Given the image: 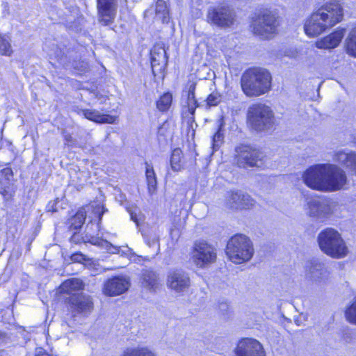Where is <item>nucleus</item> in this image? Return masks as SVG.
I'll use <instances>...</instances> for the list:
<instances>
[{
	"label": "nucleus",
	"instance_id": "obj_1",
	"mask_svg": "<svg viewBox=\"0 0 356 356\" xmlns=\"http://www.w3.org/2000/svg\"><path fill=\"white\" fill-rule=\"evenodd\" d=\"M346 183V175L339 166L330 163L313 165V189L334 192L343 188Z\"/></svg>",
	"mask_w": 356,
	"mask_h": 356
},
{
	"label": "nucleus",
	"instance_id": "obj_2",
	"mask_svg": "<svg viewBox=\"0 0 356 356\" xmlns=\"http://www.w3.org/2000/svg\"><path fill=\"white\" fill-rule=\"evenodd\" d=\"M343 18V9L337 1L324 3L313 12V36L330 29Z\"/></svg>",
	"mask_w": 356,
	"mask_h": 356
},
{
	"label": "nucleus",
	"instance_id": "obj_3",
	"mask_svg": "<svg viewBox=\"0 0 356 356\" xmlns=\"http://www.w3.org/2000/svg\"><path fill=\"white\" fill-rule=\"evenodd\" d=\"M271 81V74L266 69L249 68L241 76V86L247 97H259L270 90Z\"/></svg>",
	"mask_w": 356,
	"mask_h": 356
},
{
	"label": "nucleus",
	"instance_id": "obj_4",
	"mask_svg": "<svg viewBox=\"0 0 356 356\" xmlns=\"http://www.w3.org/2000/svg\"><path fill=\"white\" fill-rule=\"evenodd\" d=\"M321 250L332 258L340 259L348 254V248L341 234L333 228H325L318 236Z\"/></svg>",
	"mask_w": 356,
	"mask_h": 356
},
{
	"label": "nucleus",
	"instance_id": "obj_5",
	"mask_svg": "<svg viewBox=\"0 0 356 356\" xmlns=\"http://www.w3.org/2000/svg\"><path fill=\"white\" fill-rule=\"evenodd\" d=\"M247 120L250 127L258 132L271 129L275 122L271 108L261 103L253 104L248 108Z\"/></svg>",
	"mask_w": 356,
	"mask_h": 356
},
{
	"label": "nucleus",
	"instance_id": "obj_6",
	"mask_svg": "<svg viewBox=\"0 0 356 356\" xmlns=\"http://www.w3.org/2000/svg\"><path fill=\"white\" fill-rule=\"evenodd\" d=\"M254 250L251 240L243 234H236L227 242L226 254L234 264H243L250 261Z\"/></svg>",
	"mask_w": 356,
	"mask_h": 356
},
{
	"label": "nucleus",
	"instance_id": "obj_7",
	"mask_svg": "<svg viewBox=\"0 0 356 356\" xmlns=\"http://www.w3.org/2000/svg\"><path fill=\"white\" fill-rule=\"evenodd\" d=\"M278 26L279 22L275 13L268 10L261 12L252 24L254 33L266 39L273 37Z\"/></svg>",
	"mask_w": 356,
	"mask_h": 356
},
{
	"label": "nucleus",
	"instance_id": "obj_8",
	"mask_svg": "<svg viewBox=\"0 0 356 356\" xmlns=\"http://www.w3.org/2000/svg\"><path fill=\"white\" fill-rule=\"evenodd\" d=\"M206 18L209 24L220 29H227L234 24L236 14L229 6L221 5L209 7Z\"/></svg>",
	"mask_w": 356,
	"mask_h": 356
},
{
	"label": "nucleus",
	"instance_id": "obj_9",
	"mask_svg": "<svg viewBox=\"0 0 356 356\" xmlns=\"http://www.w3.org/2000/svg\"><path fill=\"white\" fill-rule=\"evenodd\" d=\"M236 158L239 167L261 168L264 165V154L248 146H240L236 148Z\"/></svg>",
	"mask_w": 356,
	"mask_h": 356
},
{
	"label": "nucleus",
	"instance_id": "obj_10",
	"mask_svg": "<svg viewBox=\"0 0 356 356\" xmlns=\"http://www.w3.org/2000/svg\"><path fill=\"white\" fill-rule=\"evenodd\" d=\"M192 259L197 267L204 268L216 261V250L206 241H196L193 246Z\"/></svg>",
	"mask_w": 356,
	"mask_h": 356
},
{
	"label": "nucleus",
	"instance_id": "obj_11",
	"mask_svg": "<svg viewBox=\"0 0 356 356\" xmlns=\"http://www.w3.org/2000/svg\"><path fill=\"white\" fill-rule=\"evenodd\" d=\"M166 284L175 293L183 295L189 290L191 280L188 273L181 268H175L168 272Z\"/></svg>",
	"mask_w": 356,
	"mask_h": 356
},
{
	"label": "nucleus",
	"instance_id": "obj_12",
	"mask_svg": "<svg viewBox=\"0 0 356 356\" xmlns=\"http://www.w3.org/2000/svg\"><path fill=\"white\" fill-rule=\"evenodd\" d=\"M234 353L236 356H265L261 343L252 338H245L239 341Z\"/></svg>",
	"mask_w": 356,
	"mask_h": 356
},
{
	"label": "nucleus",
	"instance_id": "obj_13",
	"mask_svg": "<svg viewBox=\"0 0 356 356\" xmlns=\"http://www.w3.org/2000/svg\"><path fill=\"white\" fill-rule=\"evenodd\" d=\"M97 3L99 22L104 26L112 24L116 15L117 0H97Z\"/></svg>",
	"mask_w": 356,
	"mask_h": 356
},
{
	"label": "nucleus",
	"instance_id": "obj_14",
	"mask_svg": "<svg viewBox=\"0 0 356 356\" xmlns=\"http://www.w3.org/2000/svg\"><path fill=\"white\" fill-rule=\"evenodd\" d=\"M254 203V200L248 194L240 191H229L226 195L225 205L232 209H248Z\"/></svg>",
	"mask_w": 356,
	"mask_h": 356
},
{
	"label": "nucleus",
	"instance_id": "obj_15",
	"mask_svg": "<svg viewBox=\"0 0 356 356\" xmlns=\"http://www.w3.org/2000/svg\"><path fill=\"white\" fill-rule=\"evenodd\" d=\"M346 32L345 28L338 27L330 34L317 40L315 42V46L321 49H334L339 45Z\"/></svg>",
	"mask_w": 356,
	"mask_h": 356
},
{
	"label": "nucleus",
	"instance_id": "obj_16",
	"mask_svg": "<svg viewBox=\"0 0 356 356\" xmlns=\"http://www.w3.org/2000/svg\"><path fill=\"white\" fill-rule=\"evenodd\" d=\"M69 304L72 312L87 314L93 309V302L90 296L83 293L74 294L69 298Z\"/></svg>",
	"mask_w": 356,
	"mask_h": 356
},
{
	"label": "nucleus",
	"instance_id": "obj_17",
	"mask_svg": "<svg viewBox=\"0 0 356 356\" xmlns=\"http://www.w3.org/2000/svg\"><path fill=\"white\" fill-rule=\"evenodd\" d=\"M129 281L127 278L115 277L105 283L104 291L107 296H118L125 292L129 287Z\"/></svg>",
	"mask_w": 356,
	"mask_h": 356
},
{
	"label": "nucleus",
	"instance_id": "obj_18",
	"mask_svg": "<svg viewBox=\"0 0 356 356\" xmlns=\"http://www.w3.org/2000/svg\"><path fill=\"white\" fill-rule=\"evenodd\" d=\"M151 65L153 74L163 72L168 64V56L165 49L155 46L151 51Z\"/></svg>",
	"mask_w": 356,
	"mask_h": 356
},
{
	"label": "nucleus",
	"instance_id": "obj_19",
	"mask_svg": "<svg viewBox=\"0 0 356 356\" xmlns=\"http://www.w3.org/2000/svg\"><path fill=\"white\" fill-rule=\"evenodd\" d=\"M333 159L348 172L356 175V152L339 151L334 154Z\"/></svg>",
	"mask_w": 356,
	"mask_h": 356
},
{
	"label": "nucleus",
	"instance_id": "obj_20",
	"mask_svg": "<svg viewBox=\"0 0 356 356\" xmlns=\"http://www.w3.org/2000/svg\"><path fill=\"white\" fill-rule=\"evenodd\" d=\"M82 113L86 118L100 124H114L116 119L115 116L102 114L96 110L85 109Z\"/></svg>",
	"mask_w": 356,
	"mask_h": 356
},
{
	"label": "nucleus",
	"instance_id": "obj_21",
	"mask_svg": "<svg viewBox=\"0 0 356 356\" xmlns=\"http://www.w3.org/2000/svg\"><path fill=\"white\" fill-rule=\"evenodd\" d=\"M83 288V282L77 278L69 279L60 285V290L62 292L72 296L78 294L76 292L82 290Z\"/></svg>",
	"mask_w": 356,
	"mask_h": 356
},
{
	"label": "nucleus",
	"instance_id": "obj_22",
	"mask_svg": "<svg viewBox=\"0 0 356 356\" xmlns=\"http://www.w3.org/2000/svg\"><path fill=\"white\" fill-rule=\"evenodd\" d=\"M142 284L149 290L155 291L159 287L158 275L152 270H144L142 274Z\"/></svg>",
	"mask_w": 356,
	"mask_h": 356
},
{
	"label": "nucleus",
	"instance_id": "obj_23",
	"mask_svg": "<svg viewBox=\"0 0 356 356\" xmlns=\"http://www.w3.org/2000/svg\"><path fill=\"white\" fill-rule=\"evenodd\" d=\"M344 48L349 56L356 58V24L350 31L345 40Z\"/></svg>",
	"mask_w": 356,
	"mask_h": 356
},
{
	"label": "nucleus",
	"instance_id": "obj_24",
	"mask_svg": "<svg viewBox=\"0 0 356 356\" xmlns=\"http://www.w3.org/2000/svg\"><path fill=\"white\" fill-rule=\"evenodd\" d=\"M146 170L145 176L147 184L148 192L150 195H153L157 188V181L153 166L148 163H145Z\"/></svg>",
	"mask_w": 356,
	"mask_h": 356
},
{
	"label": "nucleus",
	"instance_id": "obj_25",
	"mask_svg": "<svg viewBox=\"0 0 356 356\" xmlns=\"http://www.w3.org/2000/svg\"><path fill=\"white\" fill-rule=\"evenodd\" d=\"M86 217V212L83 209L79 210L70 220L69 231H78L83 225Z\"/></svg>",
	"mask_w": 356,
	"mask_h": 356
},
{
	"label": "nucleus",
	"instance_id": "obj_26",
	"mask_svg": "<svg viewBox=\"0 0 356 356\" xmlns=\"http://www.w3.org/2000/svg\"><path fill=\"white\" fill-rule=\"evenodd\" d=\"M121 356H156V355L147 347L137 346L127 348Z\"/></svg>",
	"mask_w": 356,
	"mask_h": 356
},
{
	"label": "nucleus",
	"instance_id": "obj_27",
	"mask_svg": "<svg viewBox=\"0 0 356 356\" xmlns=\"http://www.w3.org/2000/svg\"><path fill=\"white\" fill-rule=\"evenodd\" d=\"M155 12L156 16L161 19L163 23L168 22L169 13L166 3L163 0H158L156 2Z\"/></svg>",
	"mask_w": 356,
	"mask_h": 356
},
{
	"label": "nucleus",
	"instance_id": "obj_28",
	"mask_svg": "<svg viewBox=\"0 0 356 356\" xmlns=\"http://www.w3.org/2000/svg\"><path fill=\"white\" fill-rule=\"evenodd\" d=\"M182 152L177 148L172 151L170 158L171 168L174 171H179L182 168Z\"/></svg>",
	"mask_w": 356,
	"mask_h": 356
},
{
	"label": "nucleus",
	"instance_id": "obj_29",
	"mask_svg": "<svg viewBox=\"0 0 356 356\" xmlns=\"http://www.w3.org/2000/svg\"><path fill=\"white\" fill-rule=\"evenodd\" d=\"M172 101V96L170 93H164L156 102L157 108L162 112L169 109Z\"/></svg>",
	"mask_w": 356,
	"mask_h": 356
},
{
	"label": "nucleus",
	"instance_id": "obj_30",
	"mask_svg": "<svg viewBox=\"0 0 356 356\" xmlns=\"http://www.w3.org/2000/svg\"><path fill=\"white\" fill-rule=\"evenodd\" d=\"M345 316L350 323L356 325V300L346 308Z\"/></svg>",
	"mask_w": 356,
	"mask_h": 356
},
{
	"label": "nucleus",
	"instance_id": "obj_31",
	"mask_svg": "<svg viewBox=\"0 0 356 356\" xmlns=\"http://www.w3.org/2000/svg\"><path fill=\"white\" fill-rule=\"evenodd\" d=\"M297 175L298 181H302L309 188H312V167L308 168L304 172H300Z\"/></svg>",
	"mask_w": 356,
	"mask_h": 356
},
{
	"label": "nucleus",
	"instance_id": "obj_32",
	"mask_svg": "<svg viewBox=\"0 0 356 356\" xmlns=\"http://www.w3.org/2000/svg\"><path fill=\"white\" fill-rule=\"evenodd\" d=\"M13 53L11 45L6 38L0 35V54L10 56Z\"/></svg>",
	"mask_w": 356,
	"mask_h": 356
},
{
	"label": "nucleus",
	"instance_id": "obj_33",
	"mask_svg": "<svg viewBox=\"0 0 356 356\" xmlns=\"http://www.w3.org/2000/svg\"><path fill=\"white\" fill-rule=\"evenodd\" d=\"M187 109L189 113L194 115L195 109L197 106V100L195 99V92L187 93Z\"/></svg>",
	"mask_w": 356,
	"mask_h": 356
},
{
	"label": "nucleus",
	"instance_id": "obj_34",
	"mask_svg": "<svg viewBox=\"0 0 356 356\" xmlns=\"http://www.w3.org/2000/svg\"><path fill=\"white\" fill-rule=\"evenodd\" d=\"M300 190L301 191V193L302 194V197H303L304 201L305 202L306 205L307 207V208L306 209L307 214L309 216H312V199L310 197V192H309V191H305L304 190H302L301 188H300Z\"/></svg>",
	"mask_w": 356,
	"mask_h": 356
},
{
	"label": "nucleus",
	"instance_id": "obj_35",
	"mask_svg": "<svg viewBox=\"0 0 356 356\" xmlns=\"http://www.w3.org/2000/svg\"><path fill=\"white\" fill-rule=\"evenodd\" d=\"M207 101L209 106H216L221 101V95L218 92H212L208 96Z\"/></svg>",
	"mask_w": 356,
	"mask_h": 356
},
{
	"label": "nucleus",
	"instance_id": "obj_36",
	"mask_svg": "<svg viewBox=\"0 0 356 356\" xmlns=\"http://www.w3.org/2000/svg\"><path fill=\"white\" fill-rule=\"evenodd\" d=\"M0 194L2 195L5 200H9L12 197L8 182H0Z\"/></svg>",
	"mask_w": 356,
	"mask_h": 356
},
{
	"label": "nucleus",
	"instance_id": "obj_37",
	"mask_svg": "<svg viewBox=\"0 0 356 356\" xmlns=\"http://www.w3.org/2000/svg\"><path fill=\"white\" fill-rule=\"evenodd\" d=\"M86 242H89L92 245H97V246H104L106 245V247L108 248V245H111L109 243H108L106 241H104L99 238H96L91 236L90 239L86 241Z\"/></svg>",
	"mask_w": 356,
	"mask_h": 356
},
{
	"label": "nucleus",
	"instance_id": "obj_38",
	"mask_svg": "<svg viewBox=\"0 0 356 356\" xmlns=\"http://www.w3.org/2000/svg\"><path fill=\"white\" fill-rule=\"evenodd\" d=\"M0 176L4 177L5 180L8 181L13 177V170L10 168H5L0 171Z\"/></svg>",
	"mask_w": 356,
	"mask_h": 356
},
{
	"label": "nucleus",
	"instance_id": "obj_39",
	"mask_svg": "<svg viewBox=\"0 0 356 356\" xmlns=\"http://www.w3.org/2000/svg\"><path fill=\"white\" fill-rule=\"evenodd\" d=\"M72 233V236L70 238V241L72 243H74L75 244L79 243L81 241L86 242L83 238V236L79 234L77 231H72L71 232Z\"/></svg>",
	"mask_w": 356,
	"mask_h": 356
},
{
	"label": "nucleus",
	"instance_id": "obj_40",
	"mask_svg": "<svg viewBox=\"0 0 356 356\" xmlns=\"http://www.w3.org/2000/svg\"><path fill=\"white\" fill-rule=\"evenodd\" d=\"M222 140V134L218 131L213 137V147H218L219 145V143Z\"/></svg>",
	"mask_w": 356,
	"mask_h": 356
},
{
	"label": "nucleus",
	"instance_id": "obj_41",
	"mask_svg": "<svg viewBox=\"0 0 356 356\" xmlns=\"http://www.w3.org/2000/svg\"><path fill=\"white\" fill-rule=\"evenodd\" d=\"M71 259L74 262L81 263L83 261H85V256L81 253H74L71 256Z\"/></svg>",
	"mask_w": 356,
	"mask_h": 356
},
{
	"label": "nucleus",
	"instance_id": "obj_42",
	"mask_svg": "<svg viewBox=\"0 0 356 356\" xmlns=\"http://www.w3.org/2000/svg\"><path fill=\"white\" fill-rule=\"evenodd\" d=\"M304 31L306 35L309 37L312 35V21L307 19L304 25Z\"/></svg>",
	"mask_w": 356,
	"mask_h": 356
},
{
	"label": "nucleus",
	"instance_id": "obj_43",
	"mask_svg": "<svg viewBox=\"0 0 356 356\" xmlns=\"http://www.w3.org/2000/svg\"><path fill=\"white\" fill-rule=\"evenodd\" d=\"M196 88V83L195 82H192L188 85L187 93L195 92Z\"/></svg>",
	"mask_w": 356,
	"mask_h": 356
},
{
	"label": "nucleus",
	"instance_id": "obj_44",
	"mask_svg": "<svg viewBox=\"0 0 356 356\" xmlns=\"http://www.w3.org/2000/svg\"><path fill=\"white\" fill-rule=\"evenodd\" d=\"M35 356H51L47 352L44 351L42 348L39 349Z\"/></svg>",
	"mask_w": 356,
	"mask_h": 356
},
{
	"label": "nucleus",
	"instance_id": "obj_45",
	"mask_svg": "<svg viewBox=\"0 0 356 356\" xmlns=\"http://www.w3.org/2000/svg\"><path fill=\"white\" fill-rule=\"evenodd\" d=\"M104 211H104V207H99L97 208V213H98V214H99V221L101 220V219H102V215L104 214Z\"/></svg>",
	"mask_w": 356,
	"mask_h": 356
},
{
	"label": "nucleus",
	"instance_id": "obj_46",
	"mask_svg": "<svg viewBox=\"0 0 356 356\" xmlns=\"http://www.w3.org/2000/svg\"><path fill=\"white\" fill-rule=\"evenodd\" d=\"M130 216H131V219L134 222H135L136 224H138V218H137L136 214L135 213H134V212H131V213H130Z\"/></svg>",
	"mask_w": 356,
	"mask_h": 356
},
{
	"label": "nucleus",
	"instance_id": "obj_47",
	"mask_svg": "<svg viewBox=\"0 0 356 356\" xmlns=\"http://www.w3.org/2000/svg\"><path fill=\"white\" fill-rule=\"evenodd\" d=\"M47 211H52V212H54V211H56V209L54 208V204L52 205H51L50 204L47 206Z\"/></svg>",
	"mask_w": 356,
	"mask_h": 356
},
{
	"label": "nucleus",
	"instance_id": "obj_48",
	"mask_svg": "<svg viewBox=\"0 0 356 356\" xmlns=\"http://www.w3.org/2000/svg\"><path fill=\"white\" fill-rule=\"evenodd\" d=\"M65 138L67 142H72V137L70 135H65Z\"/></svg>",
	"mask_w": 356,
	"mask_h": 356
},
{
	"label": "nucleus",
	"instance_id": "obj_49",
	"mask_svg": "<svg viewBox=\"0 0 356 356\" xmlns=\"http://www.w3.org/2000/svg\"><path fill=\"white\" fill-rule=\"evenodd\" d=\"M5 333L0 331V341H3L5 339Z\"/></svg>",
	"mask_w": 356,
	"mask_h": 356
},
{
	"label": "nucleus",
	"instance_id": "obj_50",
	"mask_svg": "<svg viewBox=\"0 0 356 356\" xmlns=\"http://www.w3.org/2000/svg\"><path fill=\"white\" fill-rule=\"evenodd\" d=\"M319 265L318 264H313V274L314 273V270H318V266Z\"/></svg>",
	"mask_w": 356,
	"mask_h": 356
}]
</instances>
